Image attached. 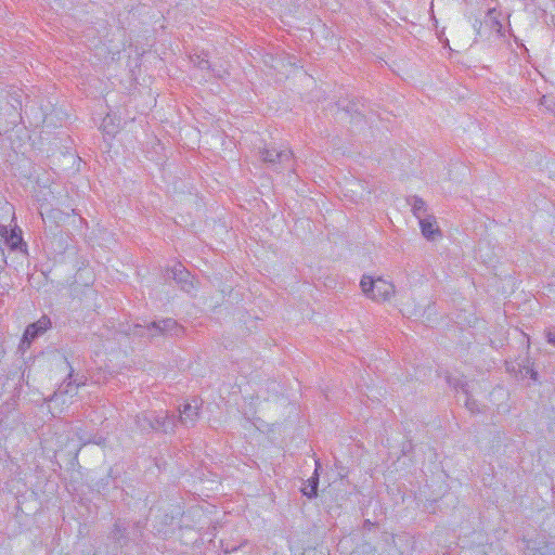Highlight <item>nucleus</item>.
<instances>
[{"label":"nucleus","instance_id":"obj_1","mask_svg":"<svg viewBox=\"0 0 555 555\" xmlns=\"http://www.w3.org/2000/svg\"><path fill=\"white\" fill-rule=\"evenodd\" d=\"M360 288L367 299L376 304L391 302L393 298L399 296V306L403 314L416 315L418 313V306L412 298V289L405 287L398 289L392 281L383 276L362 275Z\"/></svg>","mask_w":555,"mask_h":555},{"label":"nucleus","instance_id":"obj_2","mask_svg":"<svg viewBox=\"0 0 555 555\" xmlns=\"http://www.w3.org/2000/svg\"><path fill=\"white\" fill-rule=\"evenodd\" d=\"M145 330L149 337H154L158 334L179 336L183 333V327L173 319H164L158 322H152L146 325Z\"/></svg>","mask_w":555,"mask_h":555},{"label":"nucleus","instance_id":"obj_3","mask_svg":"<svg viewBox=\"0 0 555 555\" xmlns=\"http://www.w3.org/2000/svg\"><path fill=\"white\" fill-rule=\"evenodd\" d=\"M261 158L272 166L291 167L293 154L288 149H276L273 146L264 149L261 152Z\"/></svg>","mask_w":555,"mask_h":555},{"label":"nucleus","instance_id":"obj_4","mask_svg":"<svg viewBox=\"0 0 555 555\" xmlns=\"http://www.w3.org/2000/svg\"><path fill=\"white\" fill-rule=\"evenodd\" d=\"M83 384L68 382L62 386L50 399L53 405H63L73 403V398L77 396L78 389Z\"/></svg>","mask_w":555,"mask_h":555},{"label":"nucleus","instance_id":"obj_5","mask_svg":"<svg viewBox=\"0 0 555 555\" xmlns=\"http://www.w3.org/2000/svg\"><path fill=\"white\" fill-rule=\"evenodd\" d=\"M50 326L51 322L49 318H40L37 322L26 327L22 343L29 346L35 338L42 335Z\"/></svg>","mask_w":555,"mask_h":555},{"label":"nucleus","instance_id":"obj_6","mask_svg":"<svg viewBox=\"0 0 555 555\" xmlns=\"http://www.w3.org/2000/svg\"><path fill=\"white\" fill-rule=\"evenodd\" d=\"M173 280L181 286V288L191 293L195 289V279L191 275V273L185 270L181 264L175 266L171 270Z\"/></svg>","mask_w":555,"mask_h":555},{"label":"nucleus","instance_id":"obj_7","mask_svg":"<svg viewBox=\"0 0 555 555\" xmlns=\"http://www.w3.org/2000/svg\"><path fill=\"white\" fill-rule=\"evenodd\" d=\"M418 222L422 234L427 240L435 241L437 237L441 236V232L438 228L435 217L426 216L425 218H421Z\"/></svg>","mask_w":555,"mask_h":555},{"label":"nucleus","instance_id":"obj_8","mask_svg":"<svg viewBox=\"0 0 555 555\" xmlns=\"http://www.w3.org/2000/svg\"><path fill=\"white\" fill-rule=\"evenodd\" d=\"M180 422L185 426H193L198 418V406L191 403L183 404L180 409Z\"/></svg>","mask_w":555,"mask_h":555},{"label":"nucleus","instance_id":"obj_9","mask_svg":"<svg viewBox=\"0 0 555 555\" xmlns=\"http://www.w3.org/2000/svg\"><path fill=\"white\" fill-rule=\"evenodd\" d=\"M153 429L162 430V431H170L175 427V422L172 417H169L167 414L157 416L154 423L150 424Z\"/></svg>","mask_w":555,"mask_h":555},{"label":"nucleus","instance_id":"obj_10","mask_svg":"<svg viewBox=\"0 0 555 555\" xmlns=\"http://www.w3.org/2000/svg\"><path fill=\"white\" fill-rule=\"evenodd\" d=\"M499 16L500 13L495 9H490L487 14L486 23L489 25L491 30L495 31L500 36H503V26L499 20Z\"/></svg>","mask_w":555,"mask_h":555},{"label":"nucleus","instance_id":"obj_11","mask_svg":"<svg viewBox=\"0 0 555 555\" xmlns=\"http://www.w3.org/2000/svg\"><path fill=\"white\" fill-rule=\"evenodd\" d=\"M317 467H319V464L317 463ZM309 485L302 488L304 495L308 498H314L317 496V488H318V468H315L314 476L311 477L309 480Z\"/></svg>","mask_w":555,"mask_h":555},{"label":"nucleus","instance_id":"obj_12","mask_svg":"<svg viewBox=\"0 0 555 555\" xmlns=\"http://www.w3.org/2000/svg\"><path fill=\"white\" fill-rule=\"evenodd\" d=\"M412 211L414 216L420 220L421 218H425L426 215V204L420 197H413L412 199Z\"/></svg>","mask_w":555,"mask_h":555},{"label":"nucleus","instance_id":"obj_13","mask_svg":"<svg viewBox=\"0 0 555 555\" xmlns=\"http://www.w3.org/2000/svg\"><path fill=\"white\" fill-rule=\"evenodd\" d=\"M102 130L108 135H113L117 131V126L114 122V118L107 115L102 121Z\"/></svg>","mask_w":555,"mask_h":555},{"label":"nucleus","instance_id":"obj_14","mask_svg":"<svg viewBox=\"0 0 555 555\" xmlns=\"http://www.w3.org/2000/svg\"><path fill=\"white\" fill-rule=\"evenodd\" d=\"M191 61L201 69H209L210 68V65H209V62L203 57H201L199 55H197L196 57H191Z\"/></svg>","mask_w":555,"mask_h":555},{"label":"nucleus","instance_id":"obj_15","mask_svg":"<svg viewBox=\"0 0 555 555\" xmlns=\"http://www.w3.org/2000/svg\"><path fill=\"white\" fill-rule=\"evenodd\" d=\"M465 405L467 406V409L475 413V412H479V409L476 406V403L470 399V398H467L466 401H465Z\"/></svg>","mask_w":555,"mask_h":555},{"label":"nucleus","instance_id":"obj_16","mask_svg":"<svg viewBox=\"0 0 555 555\" xmlns=\"http://www.w3.org/2000/svg\"><path fill=\"white\" fill-rule=\"evenodd\" d=\"M547 343L555 345V332L548 331L546 333Z\"/></svg>","mask_w":555,"mask_h":555},{"label":"nucleus","instance_id":"obj_17","mask_svg":"<svg viewBox=\"0 0 555 555\" xmlns=\"http://www.w3.org/2000/svg\"><path fill=\"white\" fill-rule=\"evenodd\" d=\"M11 240H12V246H16V244L18 242H21L22 237L13 232Z\"/></svg>","mask_w":555,"mask_h":555},{"label":"nucleus","instance_id":"obj_18","mask_svg":"<svg viewBox=\"0 0 555 555\" xmlns=\"http://www.w3.org/2000/svg\"><path fill=\"white\" fill-rule=\"evenodd\" d=\"M142 328H143L142 325H135L134 334L140 335V336H144L145 333L142 331Z\"/></svg>","mask_w":555,"mask_h":555},{"label":"nucleus","instance_id":"obj_19","mask_svg":"<svg viewBox=\"0 0 555 555\" xmlns=\"http://www.w3.org/2000/svg\"><path fill=\"white\" fill-rule=\"evenodd\" d=\"M463 388V391L467 395V389L464 388V385L461 386Z\"/></svg>","mask_w":555,"mask_h":555}]
</instances>
